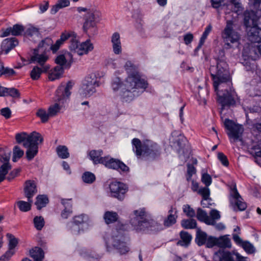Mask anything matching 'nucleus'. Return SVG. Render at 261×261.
<instances>
[{
    "instance_id": "obj_1",
    "label": "nucleus",
    "mask_w": 261,
    "mask_h": 261,
    "mask_svg": "<svg viewBox=\"0 0 261 261\" xmlns=\"http://www.w3.org/2000/svg\"><path fill=\"white\" fill-rule=\"evenodd\" d=\"M215 59L216 65H211L209 70L217 94V101L221 105V110L223 111L226 107L236 105V93L232 86L228 65L225 60L224 50H220L219 56Z\"/></svg>"
},
{
    "instance_id": "obj_2",
    "label": "nucleus",
    "mask_w": 261,
    "mask_h": 261,
    "mask_svg": "<svg viewBox=\"0 0 261 261\" xmlns=\"http://www.w3.org/2000/svg\"><path fill=\"white\" fill-rule=\"evenodd\" d=\"M243 23L245 27L248 40L252 43H257V49L261 55V37L259 35L261 29L258 27V21L261 12L253 10H246L243 13Z\"/></svg>"
},
{
    "instance_id": "obj_3",
    "label": "nucleus",
    "mask_w": 261,
    "mask_h": 261,
    "mask_svg": "<svg viewBox=\"0 0 261 261\" xmlns=\"http://www.w3.org/2000/svg\"><path fill=\"white\" fill-rule=\"evenodd\" d=\"M246 116V125L251 133L255 137L257 141L253 142L251 147L248 148V151L255 159V162L261 166L260 160L257 158H261V117L249 116L245 109Z\"/></svg>"
},
{
    "instance_id": "obj_4",
    "label": "nucleus",
    "mask_w": 261,
    "mask_h": 261,
    "mask_svg": "<svg viewBox=\"0 0 261 261\" xmlns=\"http://www.w3.org/2000/svg\"><path fill=\"white\" fill-rule=\"evenodd\" d=\"M103 151L102 149L90 150L88 155L94 165L101 164L106 168L116 170L120 174H127L130 169L120 160L114 158L110 155L102 156Z\"/></svg>"
},
{
    "instance_id": "obj_5",
    "label": "nucleus",
    "mask_w": 261,
    "mask_h": 261,
    "mask_svg": "<svg viewBox=\"0 0 261 261\" xmlns=\"http://www.w3.org/2000/svg\"><path fill=\"white\" fill-rule=\"evenodd\" d=\"M132 144L133 150L138 158L144 156L152 160H155L161 156V147L151 140H146L141 142L139 139L135 138L132 140Z\"/></svg>"
},
{
    "instance_id": "obj_6",
    "label": "nucleus",
    "mask_w": 261,
    "mask_h": 261,
    "mask_svg": "<svg viewBox=\"0 0 261 261\" xmlns=\"http://www.w3.org/2000/svg\"><path fill=\"white\" fill-rule=\"evenodd\" d=\"M149 84L134 82L128 79V81H124V87L119 92V97L123 103H129L136 97L140 96L148 88Z\"/></svg>"
},
{
    "instance_id": "obj_7",
    "label": "nucleus",
    "mask_w": 261,
    "mask_h": 261,
    "mask_svg": "<svg viewBox=\"0 0 261 261\" xmlns=\"http://www.w3.org/2000/svg\"><path fill=\"white\" fill-rule=\"evenodd\" d=\"M130 224L137 231H143L148 233H156L164 229L161 223L153 219H144L140 222L132 219Z\"/></svg>"
},
{
    "instance_id": "obj_8",
    "label": "nucleus",
    "mask_w": 261,
    "mask_h": 261,
    "mask_svg": "<svg viewBox=\"0 0 261 261\" xmlns=\"http://www.w3.org/2000/svg\"><path fill=\"white\" fill-rule=\"evenodd\" d=\"M88 217L85 214L75 216L73 218V221L67 224V226L72 233L78 234L88 229Z\"/></svg>"
},
{
    "instance_id": "obj_9",
    "label": "nucleus",
    "mask_w": 261,
    "mask_h": 261,
    "mask_svg": "<svg viewBox=\"0 0 261 261\" xmlns=\"http://www.w3.org/2000/svg\"><path fill=\"white\" fill-rule=\"evenodd\" d=\"M110 196L122 201L128 191V186L120 181H112L109 185Z\"/></svg>"
},
{
    "instance_id": "obj_10",
    "label": "nucleus",
    "mask_w": 261,
    "mask_h": 261,
    "mask_svg": "<svg viewBox=\"0 0 261 261\" xmlns=\"http://www.w3.org/2000/svg\"><path fill=\"white\" fill-rule=\"evenodd\" d=\"M224 126L225 128L229 130L227 135L230 138H233L235 141L242 140V135L244 130L241 125L236 124L232 120L226 119Z\"/></svg>"
},
{
    "instance_id": "obj_11",
    "label": "nucleus",
    "mask_w": 261,
    "mask_h": 261,
    "mask_svg": "<svg viewBox=\"0 0 261 261\" xmlns=\"http://www.w3.org/2000/svg\"><path fill=\"white\" fill-rule=\"evenodd\" d=\"M124 68L128 74L124 81H128L129 79L132 80L134 82H136L140 84L148 83L146 80L141 77L139 72L138 67L131 61H127L124 65Z\"/></svg>"
},
{
    "instance_id": "obj_12",
    "label": "nucleus",
    "mask_w": 261,
    "mask_h": 261,
    "mask_svg": "<svg viewBox=\"0 0 261 261\" xmlns=\"http://www.w3.org/2000/svg\"><path fill=\"white\" fill-rule=\"evenodd\" d=\"M206 248H211L214 246L221 248H230L231 242L230 239L226 236L216 238L213 236H208L205 243Z\"/></svg>"
},
{
    "instance_id": "obj_13",
    "label": "nucleus",
    "mask_w": 261,
    "mask_h": 261,
    "mask_svg": "<svg viewBox=\"0 0 261 261\" xmlns=\"http://www.w3.org/2000/svg\"><path fill=\"white\" fill-rule=\"evenodd\" d=\"M85 21L83 29L84 32L90 35L97 33L96 22L95 15L92 12H88L84 17Z\"/></svg>"
},
{
    "instance_id": "obj_14",
    "label": "nucleus",
    "mask_w": 261,
    "mask_h": 261,
    "mask_svg": "<svg viewBox=\"0 0 261 261\" xmlns=\"http://www.w3.org/2000/svg\"><path fill=\"white\" fill-rule=\"evenodd\" d=\"M232 25V20L227 21L226 25L222 33V37L224 41L231 43L237 42L239 39L237 33L233 31Z\"/></svg>"
},
{
    "instance_id": "obj_15",
    "label": "nucleus",
    "mask_w": 261,
    "mask_h": 261,
    "mask_svg": "<svg viewBox=\"0 0 261 261\" xmlns=\"http://www.w3.org/2000/svg\"><path fill=\"white\" fill-rule=\"evenodd\" d=\"M73 84L71 81H68L66 85L60 86L56 91V100L64 103L71 94L70 90L72 89Z\"/></svg>"
},
{
    "instance_id": "obj_16",
    "label": "nucleus",
    "mask_w": 261,
    "mask_h": 261,
    "mask_svg": "<svg viewBox=\"0 0 261 261\" xmlns=\"http://www.w3.org/2000/svg\"><path fill=\"white\" fill-rule=\"evenodd\" d=\"M40 135V134L36 132H34L30 135H28L27 133L22 132L16 134L15 139L17 143L19 144L22 143L23 146L27 147L29 144L35 142V139Z\"/></svg>"
},
{
    "instance_id": "obj_17",
    "label": "nucleus",
    "mask_w": 261,
    "mask_h": 261,
    "mask_svg": "<svg viewBox=\"0 0 261 261\" xmlns=\"http://www.w3.org/2000/svg\"><path fill=\"white\" fill-rule=\"evenodd\" d=\"M25 27L21 24H15L12 27L6 29L2 28L1 30L0 37L4 38L10 35L14 36H22L24 32Z\"/></svg>"
},
{
    "instance_id": "obj_18",
    "label": "nucleus",
    "mask_w": 261,
    "mask_h": 261,
    "mask_svg": "<svg viewBox=\"0 0 261 261\" xmlns=\"http://www.w3.org/2000/svg\"><path fill=\"white\" fill-rule=\"evenodd\" d=\"M38 141L42 143L43 141V138L41 135L35 139V142H31L26 148H28L26 151V158L28 161L32 160L38 152Z\"/></svg>"
},
{
    "instance_id": "obj_19",
    "label": "nucleus",
    "mask_w": 261,
    "mask_h": 261,
    "mask_svg": "<svg viewBox=\"0 0 261 261\" xmlns=\"http://www.w3.org/2000/svg\"><path fill=\"white\" fill-rule=\"evenodd\" d=\"M225 248H220L215 252L213 256L214 261H234V256L236 253L225 250Z\"/></svg>"
},
{
    "instance_id": "obj_20",
    "label": "nucleus",
    "mask_w": 261,
    "mask_h": 261,
    "mask_svg": "<svg viewBox=\"0 0 261 261\" xmlns=\"http://www.w3.org/2000/svg\"><path fill=\"white\" fill-rule=\"evenodd\" d=\"M37 193L36 182L33 180H26L24 183V194L28 201L33 202L32 198Z\"/></svg>"
},
{
    "instance_id": "obj_21",
    "label": "nucleus",
    "mask_w": 261,
    "mask_h": 261,
    "mask_svg": "<svg viewBox=\"0 0 261 261\" xmlns=\"http://www.w3.org/2000/svg\"><path fill=\"white\" fill-rule=\"evenodd\" d=\"M232 239L235 243L242 247L248 254H252L255 252L253 245L248 241H243L238 234L232 233Z\"/></svg>"
},
{
    "instance_id": "obj_22",
    "label": "nucleus",
    "mask_w": 261,
    "mask_h": 261,
    "mask_svg": "<svg viewBox=\"0 0 261 261\" xmlns=\"http://www.w3.org/2000/svg\"><path fill=\"white\" fill-rule=\"evenodd\" d=\"M10 155H7L4 150L0 148V161L3 162L0 166V174L6 176L9 171L11 169V165L9 163Z\"/></svg>"
},
{
    "instance_id": "obj_23",
    "label": "nucleus",
    "mask_w": 261,
    "mask_h": 261,
    "mask_svg": "<svg viewBox=\"0 0 261 261\" xmlns=\"http://www.w3.org/2000/svg\"><path fill=\"white\" fill-rule=\"evenodd\" d=\"M113 247L117 250L121 255L126 254L129 251V248L126 243L118 238V236L113 238Z\"/></svg>"
},
{
    "instance_id": "obj_24",
    "label": "nucleus",
    "mask_w": 261,
    "mask_h": 261,
    "mask_svg": "<svg viewBox=\"0 0 261 261\" xmlns=\"http://www.w3.org/2000/svg\"><path fill=\"white\" fill-rule=\"evenodd\" d=\"M40 51L38 48H35L33 50V55L31 57L30 62L33 63H38L40 66L44 65L45 63L48 59L46 53L39 54Z\"/></svg>"
},
{
    "instance_id": "obj_25",
    "label": "nucleus",
    "mask_w": 261,
    "mask_h": 261,
    "mask_svg": "<svg viewBox=\"0 0 261 261\" xmlns=\"http://www.w3.org/2000/svg\"><path fill=\"white\" fill-rule=\"evenodd\" d=\"M18 44V40L15 37H11L4 39L2 43L1 47L3 51L7 54Z\"/></svg>"
},
{
    "instance_id": "obj_26",
    "label": "nucleus",
    "mask_w": 261,
    "mask_h": 261,
    "mask_svg": "<svg viewBox=\"0 0 261 261\" xmlns=\"http://www.w3.org/2000/svg\"><path fill=\"white\" fill-rule=\"evenodd\" d=\"M61 203L64 205V208L61 213V216L63 219H67L72 213V204L71 199H62Z\"/></svg>"
},
{
    "instance_id": "obj_27",
    "label": "nucleus",
    "mask_w": 261,
    "mask_h": 261,
    "mask_svg": "<svg viewBox=\"0 0 261 261\" xmlns=\"http://www.w3.org/2000/svg\"><path fill=\"white\" fill-rule=\"evenodd\" d=\"M175 138L173 141V145L176 148L177 152L180 153L181 151H184L187 141L186 138L183 135L180 134Z\"/></svg>"
},
{
    "instance_id": "obj_28",
    "label": "nucleus",
    "mask_w": 261,
    "mask_h": 261,
    "mask_svg": "<svg viewBox=\"0 0 261 261\" xmlns=\"http://www.w3.org/2000/svg\"><path fill=\"white\" fill-rule=\"evenodd\" d=\"M53 43L50 38L46 37L39 43L37 48L39 49L40 53H46L51 50L50 46Z\"/></svg>"
},
{
    "instance_id": "obj_29",
    "label": "nucleus",
    "mask_w": 261,
    "mask_h": 261,
    "mask_svg": "<svg viewBox=\"0 0 261 261\" xmlns=\"http://www.w3.org/2000/svg\"><path fill=\"white\" fill-rule=\"evenodd\" d=\"M93 49V44L90 42V40H87L80 44L79 48L78 50H77V54L80 56H82L84 54H87Z\"/></svg>"
},
{
    "instance_id": "obj_30",
    "label": "nucleus",
    "mask_w": 261,
    "mask_h": 261,
    "mask_svg": "<svg viewBox=\"0 0 261 261\" xmlns=\"http://www.w3.org/2000/svg\"><path fill=\"white\" fill-rule=\"evenodd\" d=\"M30 255L34 260H42L44 258V252L41 248L36 246L30 250Z\"/></svg>"
},
{
    "instance_id": "obj_31",
    "label": "nucleus",
    "mask_w": 261,
    "mask_h": 261,
    "mask_svg": "<svg viewBox=\"0 0 261 261\" xmlns=\"http://www.w3.org/2000/svg\"><path fill=\"white\" fill-rule=\"evenodd\" d=\"M118 218V214L113 211H106L103 215V219L107 224L117 222Z\"/></svg>"
},
{
    "instance_id": "obj_32",
    "label": "nucleus",
    "mask_w": 261,
    "mask_h": 261,
    "mask_svg": "<svg viewBox=\"0 0 261 261\" xmlns=\"http://www.w3.org/2000/svg\"><path fill=\"white\" fill-rule=\"evenodd\" d=\"M36 199L35 204L36 205L38 210H40L43 207H45L49 202L48 198L46 195H38Z\"/></svg>"
},
{
    "instance_id": "obj_33",
    "label": "nucleus",
    "mask_w": 261,
    "mask_h": 261,
    "mask_svg": "<svg viewBox=\"0 0 261 261\" xmlns=\"http://www.w3.org/2000/svg\"><path fill=\"white\" fill-rule=\"evenodd\" d=\"M197 218L199 221L203 222L207 225H213V222L209 220L206 212L200 207L197 210Z\"/></svg>"
},
{
    "instance_id": "obj_34",
    "label": "nucleus",
    "mask_w": 261,
    "mask_h": 261,
    "mask_svg": "<svg viewBox=\"0 0 261 261\" xmlns=\"http://www.w3.org/2000/svg\"><path fill=\"white\" fill-rule=\"evenodd\" d=\"M207 238L206 232L198 229L196 233L195 242L198 246H201L205 244Z\"/></svg>"
},
{
    "instance_id": "obj_35",
    "label": "nucleus",
    "mask_w": 261,
    "mask_h": 261,
    "mask_svg": "<svg viewBox=\"0 0 261 261\" xmlns=\"http://www.w3.org/2000/svg\"><path fill=\"white\" fill-rule=\"evenodd\" d=\"M230 4L228 5L231 8V11L238 15L242 13L243 7L240 0H229Z\"/></svg>"
},
{
    "instance_id": "obj_36",
    "label": "nucleus",
    "mask_w": 261,
    "mask_h": 261,
    "mask_svg": "<svg viewBox=\"0 0 261 261\" xmlns=\"http://www.w3.org/2000/svg\"><path fill=\"white\" fill-rule=\"evenodd\" d=\"M181 241H178L177 244L181 246H188L191 242L192 236L187 231L182 230L179 233Z\"/></svg>"
},
{
    "instance_id": "obj_37",
    "label": "nucleus",
    "mask_w": 261,
    "mask_h": 261,
    "mask_svg": "<svg viewBox=\"0 0 261 261\" xmlns=\"http://www.w3.org/2000/svg\"><path fill=\"white\" fill-rule=\"evenodd\" d=\"M83 83L91 85L99 86V81L98 80L96 74L91 73L88 75L85 79Z\"/></svg>"
},
{
    "instance_id": "obj_38",
    "label": "nucleus",
    "mask_w": 261,
    "mask_h": 261,
    "mask_svg": "<svg viewBox=\"0 0 261 261\" xmlns=\"http://www.w3.org/2000/svg\"><path fill=\"white\" fill-rule=\"evenodd\" d=\"M16 72L13 69L8 67H4L0 71V77L4 76L5 78H10L16 75Z\"/></svg>"
},
{
    "instance_id": "obj_39",
    "label": "nucleus",
    "mask_w": 261,
    "mask_h": 261,
    "mask_svg": "<svg viewBox=\"0 0 261 261\" xmlns=\"http://www.w3.org/2000/svg\"><path fill=\"white\" fill-rule=\"evenodd\" d=\"M124 82L119 77H115L111 82V87L114 92L118 91L120 89L124 87Z\"/></svg>"
},
{
    "instance_id": "obj_40",
    "label": "nucleus",
    "mask_w": 261,
    "mask_h": 261,
    "mask_svg": "<svg viewBox=\"0 0 261 261\" xmlns=\"http://www.w3.org/2000/svg\"><path fill=\"white\" fill-rule=\"evenodd\" d=\"M5 96H11L13 98H19L20 97V93L19 90L15 88H7L5 87Z\"/></svg>"
},
{
    "instance_id": "obj_41",
    "label": "nucleus",
    "mask_w": 261,
    "mask_h": 261,
    "mask_svg": "<svg viewBox=\"0 0 261 261\" xmlns=\"http://www.w3.org/2000/svg\"><path fill=\"white\" fill-rule=\"evenodd\" d=\"M181 225L185 229H194L197 227V222L195 219H183L181 221Z\"/></svg>"
},
{
    "instance_id": "obj_42",
    "label": "nucleus",
    "mask_w": 261,
    "mask_h": 261,
    "mask_svg": "<svg viewBox=\"0 0 261 261\" xmlns=\"http://www.w3.org/2000/svg\"><path fill=\"white\" fill-rule=\"evenodd\" d=\"M58 155L61 159H67L69 157V153L67 147L64 145H59L56 148Z\"/></svg>"
},
{
    "instance_id": "obj_43",
    "label": "nucleus",
    "mask_w": 261,
    "mask_h": 261,
    "mask_svg": "<svg viewBox=\"0 0 261 261\" xmlns=\"http://www.w3.org/2000/svg\"><path fill=\"white\" fill-rule=\"evenodd\" d=\"M177 218V215H168L164 220L163 224L164 226L166 228L171 227L176 223Z\"/></svg>"
},
{
    "instance_id": "obj_44",
    "label": "nucleus",
    "mask_w": 261,
    "mask_h": 261,
    "mask_svg": "<svg viewBox=\"0 0 261 261\" xmlns=\"http://www.w3.org/2000/svg\"><path fill=\"white\" fill-rule=\"evenodd\" d=\"M82 179L86 184H92L96 179L94 174L89 171L85 172L82 175Z\"/></svg>"
},
{
    "instance_id": "obj_45",
    "label": "nucleus",
    "mask_w": 261,
    "mask_h": 261,
    "mask_svg": "<svg viewBox=\"0 0 261 261\" xmlns=\"http://www.w3.org/2000/svg\"><path fill=\"white\" fill-rule=\"evenodd\" d=\"M96 85H91L83 83V89L84 94L86 96H90L96 92Z\"/></svg>"
},
{
    "instance_id": "obj_46",
    "label": "nucleus",
    "mask_w": 261,
    "mask_h": 261,
    "mask_svg": "<svg viewBox=\"0 0 261 261\" xmlns=\"http://www.w3.org/2000/svg\"><path fill=\"white\" fill-rule=\"evenodd\" d=\"M6 237L9 239L8 247L9 249L12 250H13L18 245V240L14 237V236L11 233H8L6 234Z\"/></svg>"
},
{
    "instance_id": "obj_47",
    "label": "nucleus",
    "mask_w": 261,
    "mask_h": 261,
    "mask_svg": "<svg viewBox=\"0 0 261 261\" xmlns=\"http://www.w3.org/2000/svg\"><path fill=\"white\" fill-rule=\"evenodd\" d=\"M24 154V151L16 145L15 146L13 149L12 161L14 162L17 161L18 159L21 158Z\"/></svg>"
},
{
    "instance_id": "obj_48",
    "label": "nucleus",
    "mask_w": 261,
    "mask_h": 261,
    "mask_svg": "<svg viewBox=\"0 0 261 261\" xmlns=\"http://www.w3.org/2000/svg\"><path fill=\"white\" fill-rule=\"evenodd\" d=\"M134 213L135 215V217L134 218L131 219L130 221L132 219H136L138 222L144 221V219H146L145 218L146 216V212L144 208H141L138 210H135L134 211Z\"/></svg>"
},
{
    "instance_id": "obj_49",
    "label": "nucleus",
    "mask_w": 261,
    "mask_h": 261,
    "mask_svg": "<svg viewBox=\"0 0 261 261\" xmlns=\"http://www.w3.org/2000/svg\"><path fill=\"white\" fill-rule=\"evenodd\" d=\"M31 203L30 201L20 200L17 202V206L20 211L27 212L31 209Z\"/></svg>"
},
{
    "instance_id": "obj_50",
    "label": "nucleus",
    "mask_w": 261,
    "mask_h": 261,
    "mask_svg": "<svg viewBox=\"0 0 261 261\" xmlns=\"http://www.w3.org/2000/svg\"><path fill=\"white\" fill-rule=\"evenodd\" d=\"M35 227L41 230L45 224L44 218L42 216H35L33 220Z\"/></svg>"
},
{
    "instance_id": "obj_51",
    "label": "nucleus",
    "mask_w": 261,
    "mask_h": 261,
    "mask_svg": "<svg viewBox=\"0 0 261 261\" xmlns=\"http://www.w3.org/2000/svg\"><path fill=\"white\" fill-rule=\"evenodd\" d=\"M36 115L38 117L40 118L41 122L42 123H46L48 120L49 115L48 113H46L44 109H39L36 112Z\"/></svg>"
},
{
    "instance_id": "obj_52",
    "label": "nucleus",
    "mask_w": 261,
    "mask_h": 261,
    "mask_svg": "<svg viewBox=\"0 0 261 261\" xmlns=\"http://www.w3.org/2000/svg\"><path fill=\"white\" fill-rule=\"evenodd\" d=\"M80 44L77 40L76 39V34L72 36V38L70 40L69 49L71 51H74L77 53V50H78L80 46Z\"/></svg>"
},
{
    "instance_id": "obj_53",
    "label": "nucleus",
    "mask_w": 261,
    "mask_h": 261,
    "mask_svg": "<svg viewBox=\"0 0 261 261\" xmlns=\"http://www.w3.org/2000/svg\"><path fill=\"white\" fill-rule=\"evenodd\" d=\"M42 73V71L41 70V68L36 66L34 67L31 71L30 76L32 80H37L40 78Z\"/></svg>"
},
{
    "instance_id": "obj_54",
    "label": "nucleus",
    "mask_w": 261,
    "mask_h": 261,
    "mask_svg": "<svg viewBox=\"0 0 261 261\" xmlns=\"http://www.w3.org/2000/svg\"><path fill=\"white\" fill-rule=\"evenodd\" d=\"M61 109V106L57 103L50 106L48 109V113L49 116H56L60 112Z\"/></svg>"
},
{
    "instance_id": "obj_55",
    "label": "nucleus",
    "mask_w": 261,
    "mask_h": 261,
    "mask_svg": "<svg viewBox=\"0 0 261 261\" xmlns=\"http://www.w3.org/2000/svg\"><path fill=\"white\" fill-rule=\"evenodd\" d=\"M196 172V169L193 164H188L187 173L186 174V179L188 181H190L192 179L193 174Z\"/></svg>"
},
{
    "instance_id": "obj_56",
    "label": "nucleus",
    "mask_w": 261,
    "mask_h": 261,
    "mask_svg": "<svg viewBox=\"0 0 261 261\" xmlns=\"http://www.w3.org/2000/svg\"><path fill=\"white\" fill-rule=\"evenodd\" d=\"M198 193L202 196L203 200H207L210 199V190L208 187L200 188L198 190Z\"/></svg>"
},
{
    "instance_id": "obj_57",
    "label": "nucleus",
    "mask_w": 261,
    "mask_h": 261,
    "mask_svg": "<svg viewBox=\"0 0 261 261\" xmlns=\"http://www.w3.org/2000/svg\"><path fill=\"white\" fill-rule=\"evenodd\" d=\"M249 4L252 8L251 10L258 11L259 12H261V9H259L261 0H249Z\"/></svg>"
},
{
    "instance_id": "obj_58",
    "label": "nucleus",
    "mask_w": 261,
    "mask_h": 261,
    "mask_svg": "<svg viewBox=\"0 0 261 261\" xmlns=\"http://www.w3.org/2000/svg\"><path fill=\"white\" fill-rule=\"evenodd\" d=\"M201 181L206 187H208L212 182V177L207 173H203L201 176Z\"/></svg>"
},
{
    "instance_id": "obj_59",
    "label": "nucleus",
    "mask_w": 261,
    "mask_h": 261,
    "mask_svg": "<svg viewBox=\"0 0 261 261\" xmlns=\"http://www.w3.org/2000/svg\"><path fill=\"white\" fill-rule=\"evenodd\" d=\"M217 156L218 160L224 166L228 167L229 166V163L228 160L227 156L225 155L224 153L221 152H219L218 153Z\"/></svg>"
},
{
    "instance_id": "obj_60",
    "label": "nucleus",
    "mask_w": 261,
    "mask_h": 261,
    "mask_svg": "<svg viewBox=\"0 0 261 261\" xmlns=\"http://www.w3.org/2000/svg\"><path fill=\"white\" fill-rule=\"evenodd\" d=\"M75 33L74 32H65L64 33H62L60 36V38L59 40L61 42L63 43L64 41L68 39H71L72 38V36L75 35Z\"/></svg>"
},
{
    "instance_id": "obj_61",
    "label": "nucleus",
    "mask_w": 261,
    "mask_h": 261,
    "mask_svg": "<svg viewBox=\"0 0 261 261\" xmlns=\"http://www.w3.org/2000/svg\"><path fill=\"white\" fill-rule=\"evenodd\" d=\"M183 212L188 217H193L195 215V211L193 208L191 207V206L188 204L184 205Z\"/></svg>"
},
{
    "instance_id": "obj_62",
    "label": "nucleus",
    "mask_w": 261,
    "mask_h": 261,
    "mask_svg": "<svg viewBox=\"0 0 261 261\" xmlns=\"http://www.w3.org/2000/svg\"><path fill=\"white\" fill-rule=\"evenodd\" d=\"M14 254V251L8 249V250L0 257V261H8Z\"/></svg>"
},
{
    "instance_id": "obj_63",
    "label": "nucleus",
    "mask_w": 261,
    "mask_h": 261,
    "mask_svg": "<svg viewBox=\"0 0 261 261\" xmlns=\"http://www.w3.org/2000/svg\"><path fill=\"white\" fill-rule=\"evenodd\" d=\"M212 30V26L211 24H210L205 28V30L203 32L199 40L204 43L206 39L207 38V37L209 35L210 33L211 32Z\"/></svg>"
},
{
    "instance_id": "obj_64",
    "label": "nucleus",
    "mask_w": 261,
    "mask_h": 261,
    "mask_svg": "<svg viewBox=\"0 0 261 261\" xmlns=\"http://www.w3.org/2000/svg\"><path fill=\"white\" fill-rule=\"evenodd\" d=\"M55 63L60 66H65L67 63V60L63 54L58 55L55 59Z\"/></svg>"
}]
</instances>
